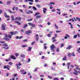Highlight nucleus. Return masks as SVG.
<instances>
[{
	"instance_id": "9d476101",
	"label": "nucleus",
	"mask_w": 80,
	"mask_h": 80,
	"mask_svg": "<svg viewBox=\"0 0 80 80\" xmlns=\"http://www.w3.org/2000/svg\"><path fill=\"white\" fill-rule=\"evenodd\" d=\"M74 65L75 67H76V69H77V70H80V68H79L78 67V66L76 64H75Z\"/></svg>"
},
{
	"instance_id": "bb28decb",
	"label": "nucleus",
	"mask_w": 80,
	"mask_h": 80,
	"mask_svg": "<svg viewBox=\"0 0 80 80\" xmlns=\"http://www.w3.org/2000/svg\"><path fill=\"white\" fill-rule=\"evenodd\" d=\"M63 60H67V57L65 56L64 58H63L62 59Z\"/></svg>"
},
{
	"instance_id": "ea45409f",
	"label": "nucleus",
	"mask_w": 80,
	"mask_h": 80,
	"mask_svg": "<svg viewBox=\"0 0 80 80\" xmlns=\"http://www.w3.org/2000/svg\"><path fill=\"white\" fill-rule=\"evenodd\" d=\"M10 59H9V60L8 59H6L5 61L6 62H8L9 61H10Z\"/></svg>"
},
{
	"instance_id": "412c9836",
	"label": "nucleus",
	"mask_w": 80,
	"mask_h": 80,
	"mask_svg": "<svg viewBox=\"0 0 80 80\" xmlns=\"http://www.w3.org/2000/svg\"><path fill=\"white\" fill-rule=\"evenodd\" d=\"M7 5H9V4H10V3H11V2H10V1H8L7 2Z\"/></svg>"
},
{
	"instance_id": "8fccbe9b",
	"label": "nucleus",
	"mask_w": 80,
	"mask_h": 80,
	"mask_svg": "<svg viewBox=\"0 0 80 80\" xmlns=\"http://www.w3.org/2000/svg\"><path fill=\"white\" fill-rule=\"evenodd\" d=\"M23 42H27L28 41V39H25L24 40H23Z\"/></svg>"
},
{
	"instance_id": "680f3d73",
	"label": "nucleus",
	"mask_w": 80,
	"mask_h": 80,
	"mask_svg": "<svg viewBox=\"0 0 80 80\" xmlns=\"http://www.w3.org/2000/svg\"><path fill=\"white\" fill-rule=\"evenodd\" d=\"M29 2H33V0H29Z\"/></svg>"
},
{
	"instance_id": "b1692460",
	"label": "nucleus",
	"mask_w": 80,
	"mask_h": 80,
	"mask_svg": "<svg viewBox=\"0 0 80 80\" xmlns=\"http://www.w3.org/2000/svg\"><path fill=\"white\" fill-rule=\"evenodd\" d=\"M76 18L77 19V20H78V21L79 22H80V18H79V17H77Z\"/></svg>"
},
{
	"instance_id": "f03ea898",
	"label": "nucleus",
	"mask_w": 80,
	"mask_h": 80,
	"mask_svg": "<svg viewBox=\"0 0 80 80\" xmlns=\"http://www.w3.org/2000/svg\"><path fill=\"white\" fill-rule=\"evenodd\" d=\"M74 72H73V73L75 75H78V73H80V71L78 72L77 71V69H74Z\"/></svg>"
},
{
	"instance_id": "0eeeda50",
	"label": "nucleus",
	"mask_w": 80,
	"mask_h": 80,
	"mask_svg": "<svg viewBox=\"0 0 80 80\" xmlns=\"http://www.w3.org/2000/svg\"><path fill=\"white\" fill-rule=\"evenodd\" d=\"M36 37V41H38V39L39 38H38V35L36 34V35L35 36Z\"/></svg>"
},
{
	"instance_id": "aec40b11",
	"label": "nucleus",
	"mask_w": 80,
	"mask_h": 80,
	"mask_svg": "<svg viewBox=\"0 0 80 80\" xmlns=\"http://www.w3.org/2000/svg\"><path fill=\"white\" fill-rule=\"evenodd\" d=\"M55 26L56 29H58V26H57V24H55Z\"/></svg>"
},
{
	"instance_id": "dca6fc26",
	"label": "nucleus",
	"mask_w": 80,
	"mask_h": 80,
	"mask_svg": "<svg viewBox=\"0 0 80 80\" xmlns=\"http://www.w3.org/2000/svg\"><path fill=\"white\" fill-rule=\"evenodd\" d=\"M39 14H40V12H37L34 15V16H37V15H39Z\"/></svg>"
},
{
	"instance_id": "20e7f679",
	"label": "nucleus",
	"mask_w": 80,
	"mask_h": 80,
	"mask_svg": "<svg viewBox=\"0 0 80 80\" xmlns=\"http://www.w3.org/2000/svg\"><path fill=\"white\" fill-rule=\"evenodd\" d=\"M32 33V32L31 30L27 31H26V34H27L28 35H29V33Z\"/></svg>"
},
{
	"instance_id": "c9c22d12",
	"label": "nucleus",
	"mask_w": 80,
	"mask_h": 80,
	"mask_svg": "<svg viewBox=\"0 0 80 80\" xmlns=\"http://www.w3.org/2000/svg\"><path fill=\"white\" fill-rule=\"evenodd\" d=\"M38 68H36L34 70V72H37V70H38Z\"/></svg>"
},
{
	"instance_id": "79ce46f5",
	"label": "nucleus",
	"mask_w": 80,
	"mask_h": 80,
	"mask_svg": "<svg viewBox=\"0 0 80 80\" xmlns=\"http://www.w3.org/2000/svg\"><path fill=\"white\" fill-rule=\"evenodd\" d=\"M48 77L49 78H50V79H52V77L51 76H48Z\"/></svg>"
},
{
	"instance_id": "e2e57ef3",
	"label": "nucleus",
	"mask_w": 80,
	"mask_h": 80,
	"mask_svg": "<svg viewBox=\"0 0 80 80\" xmlns=\"http://www.w3.org/2000/svg\"><path fill=\"white\" fill-rule=\"evenodd\" d=\"M47 24H48V25H50V24H51L50 23V22H47Z\"/></svg>"
},
{
	"instance_id": "393cba45",
	"label": "nucleus",
	"mask_w": 80,
	"mask_h": 80,
	"mask_svg": "<svg viewBox=\"0 0 80 80\" xmlns=\"http://www.w3.org/2000/svg\"><path fill=\"white\" fill-rule=\"evenodd\" d=\"M77 52H78V53H80V48H79L77 50Z\"/></svg>"
},
{
	"instance_id": "5fc2aeb1",
	"label": "nucleus",
	"mask_w": 80,
	"mask_h": 80,
	"mask_svg": "<svg viewBox=\"0 0 80 80\" xmlns=\"http://www.w3.org/2000/svg\"><path fill=\"white\" fill-rule=\"evenodd\" d=\"M28 12H30L31 13H33V11H28Z\"/></svg>"
},
{
	"instance_id": "5701e85b",
	"label": "nucleus",
	"mask_w": 80,
	"mask_h": 80,
	"mask_svg": "<svg viewBox=\"0 0 80 80\" xmlns=\"http://www.w3.org/2000/svg\"><path fill=\"white\" fill-rule=\"evenodd\" d=\"M32 50V48L31 47H28V51H31V50Z\"/></svg>"
},
{
	"instance_id": "09e8293b",
	"label": "nucleus",
	"mask_w": 80,
	"mask_h": 80,
	"mask_svg": "<svg viewBox=\"0 0 80 80\" xmlns=\"http://www.w3.org/2000/svg\"><path fill=\"white\" fill-rule=\"evenodd\" d=\"M24 2H29V0H25Z\"/></svg>"
},
{
	"instance_id": "6e6d98bb",
	"label": "nucleus",
	"mask_w": 80,
	"mask_h": 80,
	"mask_svg": "<svg viewBox=\"0 0 80 80\" xmlns=\"http://www.w3.org/2000/svg\"><path fill=\"white\" fill-rule=\"evenodd\" d=\"M35 43V42H32V43H31V45H34V43Z\"/></svg>"
},
{
	"instance_id": "6e6552de",
	"label": "nucleus",
	"mask_w": 80,
	"mask_h": 80,
	"mask_svg": "<svg viewBox=\"0 0 80 80\" xmlns=\"http://www.w3.org/2000/svg\"><path fill=\"white\" fill-rule=\"evenodd\" d=\"M72 48V46L69 45V46L68 48H67V49H68V50H70Z\"/></svg>"
},
{
	"instance_id": "774afa93",
	"label": "nucleus",
	"mask_w": 80,
	"mask_h": 80,
	"mask_svg": "<svg viewBox=\"0 0 80 80\" xmlns=\"http://www.w3.org/2000/svg\"><path fill=\"white\" fill-rule=\"evenodd\" d=\"M22 38V36H21L20 37H19V39H21Z\"/></svg>"
},
{
	"instance_id": "69168bd1",
	"label": "nucleus",
	"mask_w": 80,
	"mask_h": 80,
	"mask_svg": "<svg viewBox=\"0 0 80 80\" xmlns=\"http://www.w3.org/2000/svg\"><path fill=\"white\" fill-rule=\"evenodd\" d=\"M53 80H58V78H55Z\"/></svg>"
},
{
	"instance_id": "3c124183",
	"label": "nucleus",
	"mask_w": 80,
	"mask_h": 80,
	"mask_svg": "<svg viewBox=\"0 0 80 80\" xmlns=\"http://www.w3.org/2000/svg\"><path fill=\"white\" fill-rule=\"evenodd\" d=\"M4 17H5L6 16H7V13H6V12H4Z\"/></svg>"
},
{
	"instance_id": "39448f33",
	"label": "nucleus",
	"mask_w": 80,
	"mask_h": 80,
	"mask_svg": "<svg viewBox=\"0 0 80 80\" xmlns=\"http://www.w3.org/2000/svg\"><path fill=\"white\" fill-rule=\"evenodd\" d=\"M1 27L2 30H5V26L4 24L2 25Z\"/></svg>"
},
{
	"instance_id": "1a4fd4ad",
	"label": "nucleus",
	"mask_w": 80,
	"mask_h": 80,
	"mask_svg": "<svg viewBox=\"0 0 80 80\" xmlns=\"http://www.w3.org/2000/svg\"><path fill=\"white\" fill-rule=\"evenodd\" d=\"M20 71L22 74H23V75H25L26 74H27V72H24V70H21Z\"/></svg>"
},
{
	"instance_id": "ddd939ff",
	"label": "nucleus",
	"mask_w": 80,
	"mask_h": 80,
	"mask_svg": "<svg viewBox=\"0 0 80 80\" xmlns=\"http://www.w3.org/2000/svg\"><path fill=\"white\" fill-rule=\"evenodd\" d=\"M20 57L22 58H25V54H21L20 56Z\"/></svg>"
},
{
	"instance_id": "a211bd4d",
	"label": "nucleus",
	"mask_w": 80,
	"mask_h": 80,
	"mask_svg": "<svg viewBox=\"0 0 80 80\" xmlns=\"http://www.w3.org/2000/svg\"><path fill=\"white\" fill-rule=\"evenodd\" d=\"M41 17V16L40 15H38L36 17V18H40Z\"/></svg>"
},
{
	"instance_id": "f8f14e48",
	"label": "nucleus",
	"mask_w": 80,
	"mask_h": 80,
	"mask_svg": "<svg viewBox=\"0 0 80 80\" xmlns=\"http://www.w3.org/2000/svg\"><path fill=\"white\" fill-rule=\"evenodd\" d=\"M14 22H15V23H17L18 24V25H21V23H20V22H18L17 21H15Z\"/></svg>"
},
{
	"instance_id": "7c9ffc66",
	"label": "nucleus",
	"mask_w": 80,
	"mask_h": 80,
	"mask_svg": "<svg viewBox=\"0 0 80 80\" xmlns=\"http://www.w3.org/2000/svg\"><path fill=\"white\" fill-rule=\"evenodd\" d=\"M71 56H72V57H75V55L74 53H72L71 54Z\"/></svg>"
},
{
	"instance_id": "423d86ee",
	"label": "nucleus",
	"mask_w": 80,
	"mask_h": 80,
	"mask_svg": "<svg viewBox=\"0 0 80 80\" xmlns=\"http://www.w3.org/2000/svg\"><path fill=\"white\" fill-rule=\"evenodd\" d=\"M10 58L13 59V60H16V58L13 55H12Z\"/></svg>"
},
{
	"instance_id": "f3484780",
	"label": "nucleus",
	"mask_w": 80,
	"mask_h": 80,
	"mask_svg": "<svg viewBox=\"0 0 80 80\" xmlns=\"http://www.w3.org/2000/svg\"><path fill=\"white\" fill-rule=\"evenodd\" d=\"M28 26V25H27V24L24 25L23 27V28H26V27H27Z\"/></svg>"
},
{
	"instance_id": "7ed1b4c3",
	"label": "nucleus",
	"mask_w": 80,
	"mask_h": 80,
	"mask_svg": "<svg viewBox=\"0 0 80 80\" xmlns=\"http://www.w3.org/2000/svg\"><path fill=\"white\" fill-rule=\"evenodd\" d=\"M28 25H30L31 27H35V24H32L31 22H29L28 23Z\"/></svg>"
},
{
	"instance_id": "4d7b16f0",
	"label": "nucleus",
	"mask_w": 80,
	"mask_h": 80,
	"mask_svg": "<svg viewBox=\"0 0 80 80\" xmlns=\"http://www.w3.org/2000/svg\"><path fill=\"white\" fill-rule=\"evenodd\" d=\"M59 32H61V31H56V33H59Z\"/></svg>"
},
{
	"instance_id": "de8ad7c7",
	"label": "nucleus",
	"mask_w": 80,
	"mask_h": 80,
	"mask_svg": "<svg viewBox=\"0 0 80 80\" xmlns=\"http://www.w3.org/2000/svg\"><path fill=\"white\" fill-rule=\"evenodd\" d=\"M7 66H3V68L4 69H5V68H7Z\"/></svg>"
},
{
	"instance_id": "13d9d810",
	"label": "nucleus",
	"mask_w": 80,
	"mask_h": 80,
	"mask_svg": "<svg viewBox=\"0 0 80 80\" xmlns=\"http://www.w3.org/2000/svg\"><path fill=\"white\" fill-rule=\"evenodd\" d=\"M0 42L1 43H5V42L2 41H0Z\"/></svg>"
},
{
	"instance_id": "6ab92c4d",
	"label": "nucleus",
	"mask_w": 80,
	"mask_h": 80,
	"mask_svg": "<svg viewBox=\"0 0 80 80\" xmlns=\"http://www.w3.org/2000/svg\"><path fill=\"white\" fill-rule=\"evenodd\" d=\"M32 8L33 9V10H37V9L35 8V7L33 6L32 7Z\"/></svg>"
},
{
	"instance_id": "e433bc0d",
	"label": "nucleus",
	"mask_w": 80,
	"mask_h": 80,
	"mask_svg": "<svg viewBox=\"0 0 80 80\" xmlns=\"http://www.w3.org/2000/svg\"><path fill=\"white\" fill-rule=\"evenodd\" d=\"M22 7H23V8H27V7L26 6H25V5H22Z\"/></svg>"
},
{
	"instance_id": "c03bdc74",
	"label": "nucleus",
	"mask_w": 80,
	"mask_h": 80,
	"mask_svg": "<svg viewBox=\"0 0 80 80\" xmlns=\"http://www.w3.org/2000/svg\"><path fill=\"white\" fill-rule=\"evenodd\" d=\"M17 32H13V35H15V34H17Z\"/></svg>"
},
{
	"instance_id": "72a5a7b5",
	"label": "nucleus",
	"mask_w": 80,
	"mask_h": 80,
	"mask_svg": "<svg viewBox=\"0 0 80 80\" xmlns=\"http://www.w3.org/2000/svg\"><path fill=\"white\" fill-rule=\"evenodd\" d=\"M64 45V44L62 43L60 45L61 47H63Z\"/></svg>"
},
{
	"instance_id": "603ef678",
	"label": "nucleus",
	"mask_w": 80,
	"mask_h": 80,
	"mask_svg": "<svg viewBox=\"0 0 80 80\" xmlns=\"http://www.w3.org/2000/svg\"><path fill=\"white\" fill-rule=\"evenodd\" d=\"M57 41V40L55 39H54L53 40V42H55Z\"/></svg>"
},
{
	"instance_id": "0e129e2a",
	"label": "nucleus",
	"mask_w": 80,
	"mask_h": 80,
	"mask_svg": "<svg viewBox=\"0 0 80 80\" xmlns=\"http://www.w3.org/2000/svg\"><path fill=\"white\" fill-rule=\"evenodd\" d=\"M71 55V53H69L68 55L69 57H70V55Z\"/></svg>"
},
{
	"instance_id": "f704fd0d",
	"label": "nucleus",
	"mask_w": 80,
	"mask_h": 80,
	"mask_svg": "<svg viewBox=\"0 0 80 80\" xmlns=\"http://www.w3.org/2000/svg\"><path fill=\"white\" fill-rule=\"evenodd\" d=\"M22 20V18L20 17H18V21H20V20Z\"/></svg>"
},
{
	"instance_id": "2eb2a0df",
	"label": "nucleus",
	"mask_w": 80,
	"mask_h": 80,
	"mask_svg": "<svg viewBox=\"0 0 80 80\" xmlns=\"http://www.w3.org/2000/svg\"><path fill=\"white\" fill-rule=\"evenodd\" d=\"M9 38H12V36H11V35L10 34L8 35V37Z\"/></svg>"
},
{
	"instance_id": "052dcab7",
	"label": "nucleus",
	"mask_w": 80,
	"mask_h": 80,
	"mask_svg": "<svg viewBox=\"0 0 80 80\" xmlns=\"http://www.w3.org/2000/svg\"><path fill=\"white\" fill-rule=\"evenodd\" d=\"M40 77H44V75H40Z\"/></svg>"
},
{
	"instance_id": "37998d69",
	"label": "nucleus",
	"mask_w": 80,
	"mask_h": 80,
	"mask_svg": "<svg viewBox=\"0 0 80 80\" xmlns=\"http://www.w3.org/2000/svg\"><path fill=\"white\" fill-rule=\"evenodd\" d=\"M3 13V11L1 9H0V14H1V13Z\"/></svg>"
},
{
	"instance_id": "f257e3e1",
	"label": "nucleus",
	"mask_w": 80,
	"mask_h": 80,
	"mask_svg": "<svg viewBox=\"0 0 80 80\" xmlns=\"http://www.w3.org/2000/svg\"><path fill=\"white\" fill-rule=\"evenodd\" d=\"M50 48H51V50H52V52H54L55 51H54V49L53 48H56V47H55V45H54V44H52L50 46Z\"/></svg>"
},
{
	"instance_id": "9b49d317",
	"label": "nucleus",
	"mask_w": 80,
	"mask_h": 80,
	"mask_svg": "<svg viewBox=\"0 0 80 80\" xmlns=\"http://www.w3.org/2000/svg\"><path fill=\"white\" fill-rule=\"evenodd\" d=\"M11 20L12 21H15V18H14L13 15L11 16Z\"/></svg>"
},
{
	"instance_id": "cd10ccee",
	"label": "nucleus",
	"mask_w": 80,
	"mask_h": 80,
	"mask_svg": "<svg viewBox=\"0 0 80 80\" xmlns=\"http://www.w3.org/2000/svg\"><path fill=\"white\" fill-rule=\"evenodd\" d=\"M5 40H7V41H9L10 40V39L6 38H5Z\"/></svg>"
},
{
	"instance_id": "a19ab883",
	"label": "nucleus",
	"mask_w": 80,
	"mask_h": 80,
	"mask_svg": "<svg viewBox=\"0 0 80 80\" xmlns=\"http://www.w3.org/2000/svg\"><path fill=\"white\" fill-rule=\"evenodd\" d=\"M18 55L19 54L18 53H16L15 54V55H16V57H18Z\"/></svg>"
},
{
	"instance_id": "49530a36",
	"label": "nucleus",
	"mask_w": 80,
	"mask_h": 80,
	"mask_svg": "<svg viewBox=\"0 0 80 80\" xmlns=\"http://www.w3.org/2000/svg\"><path fill=\"white\" fill-rule=\"evenodd\" d=\"M44 48L45 50H47V47L46 46H45L44 47Z\"/></svg>"
},
{
	"instance_id": "2f4dec72",
	"label": "nucleus",
	"mask_w": 80,
	"mask_h": 80,
	"mask_svg": "<svg viewBox=\"0 0 80 80\" xmlns=\"http://www.w3.org/2000/svg\"><path fill=\"white\" fill-rule=\"evenodd\" d=\"M51 34H50V33L48 34V37H51Z\"/></svg>"
},
{
	"instance_id": "a878e982",
	"label": "nucleus",
	"mask_w": 80,
	"mask_h": 80,
	"mask_svg": "<svg viewBox=\"0 0 80 80\" xmlns=\"http://www.w3.org/2000/svg\"><path fill=\"white\" fill-rule=\"evenodd\" d=\"M36 6L38 8H40V7H41V6L39 5H36Z\"/></svg>"
},
{
	"instance_id": "473e14b6",
	"label": "nucleus",
	"mask_w": 80,
	"mask_h": 80,
	"mask_svg": "<svg viewBox=\"0 0 80 80\" xmlns=\"http://www.w3.org/2000/svg\"><path fill=\"white\" fill-rule=\"evenodd\" d=\"M74 38H76L77 37V35H75L74 36H73Z\"/></svg>"
},
{
	"instance_id": "4be33fe9",
	"label": "nucleus",
	"mask_w": 80,
	"mask_h": 80,
	"mask_svg": "<svg viewBox=\"0 0 80 80\" xmlns=\"http://www.w3.org/2000/svg\"><path fill=\"white\" fill-rule=\"evenodd\" d=\"M50 5H55V2H50Z\"/></svg>"
},
{
	"instance_id": "4468645a",
	"label": "nucleus",
	"mask_w": 80,
	"mask_h": 80,
	"mask_svg": "<svg viewBox=\"0 0 80 80\" xmlns=\"http://www.w3.org/2000/svg\"><path fill=\"white\" fill-rule=\"evenodd\" d=\"M2 45H3V46H4V47H8V45L6 43L3 44Z\"/></svg>"
},
{
	"instance_id": "c756f323",
	"label": "nucleus",
	"mask_w": 80,
	"mask_h": 80,
	"mask_svg": "<svg viewBox=\"0 0 80 80\" xmlns=\"http://www.w3.org/2000/svg\"><path fill=\"white\" fill-rule=\"evenodd\" d=\"M10 34L11 35V36L13 35V32H10Z\"/></svg>"
},
{
	"instance_id": "864d4df0",
	"label": "nucleus",
	"mask_w": 80,
	"mask_h": 80,
	"mask_svg": "<svg viewBox=\"0 0 80 80\" xmlns=\"http://www.w3.org/2000/svg\"><path fill=\"white\" fill-rule=\"evenodd\" d=\"M32 19L28 20V22H30V21H32Z\"/></svg>"
},
{
	"instance_id": "a18cd8bd",
	"label": "nucleus",
	"mask_w": 80,
	"mask_h": 80,
	"mask_svg": "<svg viewBox=\"0 0 80 80\" xmlns=\"http://www.w3.org/2000/svg\"><path fill=\"white\" fill-rule=\"evenodd\" d=\"M70 65V63L68 62L67 63V66H69Z\"/></svg>"
},
{
	"instance_id": "bf43d9fd",
	"label": "nucleus",
	"mask_w": 80,
	"mask_h": 80,
	"mask_svg": "<svg viewBox=\"0 0 80 80\" xmlns=\"http://www.w3.org/2000/svg\"><path fill=\"white\" fill-rule=\"evenodd\" d=\"M5 17H6V18H9L10 16L8 15H7V16H6Z\"/></svg>"
},
{
	"instance_id": "338daca9",
	"label": "nucleus",
	"mask_w": 80,
	"mask_h": 80,
	"mask_svg": "<svg viewBox=\"0 0 80 80\" xmlns=\"http://www.w3.org/2000/svg\"><path fill=\"white\" fill-rule=\"evenodd\" d=\"M30 62V59L28 58V62Z\"/></svg>"
},
{
	"instance_id": "c85d7f7f",
	"label": "nucleus",
	"mask_w": 80,
	"mask_h": 80,
	"mask_svg": "<svg viewBox=\"0 0 80 80\" xmlns=\"http://www.w3.org/2000/svg\"><path fill=\"white\" fill-rule=\"evenodd\" d=\"M27 45H23L22 46V47H23V48H24L25 47H27Z\"/></svg>"
},
{
	"instance_id": "58836bf2",
	"label": "nucleus",
	"mask_w": 80,
	"mask_h": 80,
	"mask_svg": "<svg viewBox=\"0 0 80 80\" xmlns=\"http://www.w3.org/2000/svg\"><path fill=\"white\" fill-rule=\"evenodd\" d=\"M57 52H59V48H58L56 50Z\"/></svg>"
},
{
	"instance_id": "4c0bfd02",
	"label": "nucleus",
	"mask_w": 80,
	"mask_h": 80,
	"mask_svg": "<svg viewBox=\"0 0 80 80\" xmlns=\"http://www.w3.org/2000/svg\"><path fill=\"white\" fill-rule=\"evenodd\" d=\"M5 35V37H6V38H7V37H8V35H7V34H4Z\"/></svg>"
}]
</instances>
